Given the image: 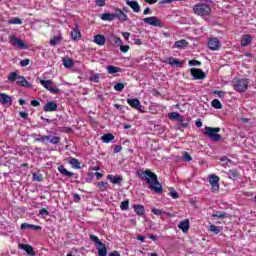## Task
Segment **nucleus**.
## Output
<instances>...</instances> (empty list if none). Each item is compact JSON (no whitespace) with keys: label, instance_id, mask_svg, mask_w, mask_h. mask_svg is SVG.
Wrapping results in <instances>:
<instances>
[{"label":"nucleus","instance_id":"obj_1","mask_svg":"<svg viewBox=\"0 0 256 256\" xmlns=\"http://www.w3.org/2000/svg\"><path fill=\"white\" fill-rule=\"evenodd\" d=\"M137 175L138 177H140V179H142V181H145L148 183L149 189H151V191L157 193L158 195H161V193H163V185L159 183L157 174L147 169L145 171L138 170Z\"/></svg>","mask_w":256,"mask_h":256},{"label":"nucleus","instance_id":"obj_2","mask_svg":"<svg viewBox=\"0 0 256 256\" xmlns=\"http://www.w3.org/2000/svg\"><path fill=\"white\" fill-rule=\"evenodd\" d=\"M221 131V128H213V127H209L206 126L204 128V135H206V137L210 138L211 141H214L215 143L221 141V135L217 134Z\"/></svg>","mask_w":256,"mask_h":256},{"label":"nucleus","instance_id":"obj_3","mask_svg":"<svg viewBox=\"0 0 256 256\" xmlns=\"http://www.w3.org/2000/svg\"><path fill=\"white\" fill-rule=\"evenodd\" d=\"M233 87L238 93H245L249 87V79L247 78H237L233 80Z\"/></svg>","mask_w":256,"mask_h":256},{"label":"nucleus","instance_id":"obj_4","mask_svg":"<svg viewBox=\"0 0 256 256\" xmlns=\"http://www.w3.org/2000/svg\"><path fill=\"white\" fill-rule=\"evenodd\" d=\"M90 241L95 243L99 256H107V246H105V244L99 240V237L91 235Z\"/></svg>","mask_w":256,"mask_h":256},{"label":"nucleus","instance_id":"obj_5","mask_svg":"<svg viewBox=\"0 0 256 256\" xmlns=\"http://www.w3.org/2000/svg\"><path fill=\"white\" fill-rule=\"evenodd\" d=\"M193 11L196 15L204 17L205 15H209V13H211V7H209L207 4L198 3L194 6Z\"/></svg>","mask_w":256,"mask_h":256},{"label":"nucleus","instance_id":"obj_6","mask_svg":"<svg viewBox=\"0 0 256 256\" xmlns=\"http://www.w3.org/2000/svg\"><path fill=\"white\" fill-rule=\"evenodd\" d=\"M39 83L44 87V89H47V91H50V93H53L54 95L61 93V90L57 88V86H52L53 80L40 79Z\"/></svg>","mask_w":256,"mask_h":256},{"label":"nucleus","instance_id":"obj_7","mask_svg":"<svg viewBox=\"0 0 256 256\" xmlns=\"http://www.w3.org/2000/svg\"><path fill=\"white\" fill-rule=\"evenodd\" d=\"M9 43L18 49H28L29 46L23 42V40L15 37L14 35L9 37Z\"/></svg>","mask_w":256,"mask_h":256},{"label":"nucleus","instance_id":"obj_8","mask_svg":"<svg viewBox=\"0 0 256 256\" xmlns=\"http://www.w3.org/2000/svg\"><path fill=\"white\" fill-rule=\"evenodd\" d=\"M127 103L130 105V107H132V109H136V111H139L140 113H145V110H143V105H141V101H139V99H127Z\"/></svg>","mask_w":256,"mask_h":256},{"label":"nucleus","instance_id":"obj_9","mask_svg":"<svg viewBox=\"0 0 256 256\" xmlns=\"http://www.w3.org/2000/svg\"><path fill=\"white\" fill-rule=\"evenodd\" d=\"M208 48L210 51H219V49H221V41H219V38H209Z\"/></svg>","mask_w":256,"mask_h":256},{"label":"nucleus","instance_id":"obj_10","mask_svg":"<svg viewBox=\"0 0 256 256\" xmlns=\"http://www.w3.org/2000/svg\"><path fill=\"white\" fill-rule=\"evenodd\" d=\"M143 22L147 25H152V27H163V23L159 18L155 16L147 17L143 19Z\"/></svg>","mask_w":256,"mask_h":256},{"label":"nucleus","instance_id":"obj_11","mask_svg":"<svg viewBox=\"0 0 256 256\" xmlns=\"http://www.w3.org/2000/svg\"><path fill=\"white\" fill-rule=\"evenodd\" d=\"M114 19H118L121 23H125V21H129V17L123 10L117 8L114 13Z\"/></svg>","mask_w":256,"mask_h":256},{"label":"nucleus","instance_id":"obj_12","mask_svg":"<svg viewBox=\"0 0 256 256\" xmlns=\"http://www.w3.org/2000/svg\"><path fill=\"white\" fill-rule=\"evenodd\" d=\"M190 73H191L192 77H194V79H196V80L205 79V77H207L205 72H203V70H201L199 68L190 69Z\"/></svg>","mask_w":256,"mask_h":256},{"label":"nucleus","instance_id":"obj_13","mask_svg":"<svg viewBox=\"0 0 256 256\" xmlns=\"http://www.w3.org/2000/svg\"><path fill=\"white\" fill-rule=\"evenodd\" d=\"M209 183L211 185V190L212 191H219V176L210 175L209 176Z\"/></svg>","mask_w":256,"mask_h":256},{"label":"nucleus","instance_id":"obj_14","mask_svg":"<svg viewBox=\"0 0 256 256\" xmlns=\"http://www.w3.org/2000/svg\"><path fill=\"white\" fill-rule=\"evenodd\" d=\"M59 106L56 104L55 101H49L47 102L44 107H43V111H45V113H49V112H53V111H57V108Z\"/></svg>","mask_w":256,"mask_h":256},{"label":"nucleus","instance_id":"obj_15","mask_svg":"<svg viewBox=\"0 0 256 256\" xmlns=\"http://www.w3.org/2000/svg\"><path fill=\"white\" fill-rule=\"evenodd\" d=\"M108 41L110 44L114 45L115 47H119V45H123V40L117 37L115 34L108 35Z\"/></svg>","mask_w":256,"mask_h":256},{"label":"nucleus","instance_id":"obj_16","mask_svg":"<svg viewBox=\"0 0 256 256\" xmlns=\"http://www.w3.org/2000/svg\"><path fill=\"white\" fill-rule=\"evenodd\" d=\"M0 103L2 105H12L13 100L11 99V96H9L5 93H0Z\"/></svg>","mask_w":256,"mask_h":256},{"label":"nucleus","instance_id":"obj_17","mask_svg":"<svg viewBox=\"0 0 256 256\" xmlns=\"http://www.w3.org/2000/svg\"><path fill=\"white\" fill-rule=\"evenodd\" d=\"M126 5H128V7H130V8H132L134 13H139L141 11V6L139 5V2H137V1L127 0Z\"/></svg>","mask_w":256,"mask_h":256},{"label":"nucleus","instance_id":"obj_18","mask_svg":"<svg viewBox=\"0 0 256 256\" xmlns=\"http://www.w3.org/2000/svg\"><path fill=\"white\" fill-rule=\"evenodd\" d=\"M165 63H167L168 65H172V67H181V65H183V62L177 60L174 57H169L165 60Z\"/></svg>","mask_w":256,"mask_h":256},{"label":"nucleus","instance_id":"obj_19","mask_svg":"<svg viewBox=\"0 0 256 256\" xmlns=\"http://www.w3.org/2000/svg\"><path fill=\"white\" fill-rule=\"evenodd\" d=\"M190 223L189 220H183L179 223L178 229H181L183 233H187L189 231Z\"/></svg>","mask_w":256,"mask_h":256},{"label":"nucleus","instance_id":"obj_20","mask_svg":"<svg viewBox=\"0 0 256 256\" xmlns=\"http://www.w3.org/2000/svg\"><path fill=\"white\" fill-rule=\"evenodd\" d=\"M17 85H19L20 87H31V83H29L27 81V79H25V77L23 76H19L18 79L16 80Z\"/></svg>","mask_w":256,"mask_h":256},{"label":"nucleus","instance_id":"obj_21","mask_svg":"<svg viewBox=\"0 0 256 256\" xmlns=\"http://www.w3.org/2000/svg\"><path fill=\"white\" fill-rule=\"evenodd\" d=\"M107 180L110 181V183H113V185H119V183H121V181H123V177L108 175Z\"/></svg>","mask_w":256,"mask_h":256},{"label":"nucleus","instance_id":"obj_22","mask_svg":"<svg viewBox=\"0 0 256 256\" xmlns=\"http://www.w3.org/2000/svg\"><path fill=\"white\" fill-rule=\"evenodd\" d=\"M188 45L189 42H187V40L185 39H182L174 43V49H185V47H187Z\"/></svg>","mask_w":256,"mask_h":256},{"label":"nucleus","instance_id":"obj_23","mask_svg":"<svg viewBox=\"0 0 256 256\" xmlns=\"http://www.w3.org/2000/svg\"><path fill=\"white\" fill-rule=\"evenodd\" d=\"M168 119L172 121H183V115L179 114V112H171L168 114Z\"/></svg>","mask_w":256,"mask_h":256},{"label":"nucleus","instance_id":"obj_24","mask_svg":"<svg viewBox=\"0 0 256 256\" xmlns=\"http://www.w3.org/2000/svg\"><path fill=\"white\" fill-rule=\"evenodd\" d=\"M20 249H23V251H26L28 255H35V250H33V246L28 244H20Z\"/></svg>","mask_w":256,"mask_h":256},{"label":"nucleus","instance_id":"obj_25","mask_svg":"<svg viewBox=\"0 0 256 256\" xmlns=\"http://www.w3.org/2000/svg\"><path fill=\"white\" fill-rule=\"evenodd\" d=\"M20 229L25 230V229H33L34 231H41L40 226H36L33 224H28V223H22L20 226Z\"/></svg>","mask_w":256,"mask_h":256},{"label":"nucleus","instance_id":"obj_26","mask_svg":"<svg viewBox=\"0 0 256 256\" xmlns=\"http://www.w3.org/2000/svg\"><path fill=\"white\" fill-rule=\"evenodd\" d=\"M58 171L59 173H61V175H64L65 177H73V175H75V173L66 170L64 165L59 166Z\"/></svg>","mask_w":256,"mask_h":256},{"label":"nucleus","instance_id":"obj_27","mask_svg":"<svg viewBox=\"0 0 256 256\" xmlns=\"http://www.w3.org/2000/svg\"><path fill=\"white\" fill-rule=\"evenodd\" d=\"M58 171L59 173H61V175H64L65 177H73V175H75V173L66 170L64 165L59 166Z\"/></svg>","mask_w":256,"mask_h":256},{"label":"nucleus","instance_id":"obj_28","mask_svg":"<svg viewBox=\"0 0 256 256\" xmlns=\"http://www.w3.org/2000/svg\"><path fill=\"white\" fill-rule=\"evenodd\" d=\"M100 19H102V21H115V14L103 13V14H100Z\"/></svg>","mask_w":256,"mask_h":256},{"label":"nucleus","instance_id":"obj_29","mask_svg":"<svg viewBox=\"0 0 256 256\" xmlns=\"http://www.w3.org/2000/svg\"><path fill=\"white\" fill-rule=\"evenodd\" d=\"M106 41L107 38L101 34H98L94 37V43H96V45H105Z\"/></svg>","mask_w":256,"mask_h":256},{"label":"nucleus","instance_id":"obj_30","mask_svg":"<svg viewBox=\"0 0 256 256\" xmlns=\"http://www.w3.org/2000/svg\"><path fill=\"white\" fill-rule=\"evenodd\" d=\"M133 207H134L135 213L138 214L140 217L145 215V206L144 205L136 204Z\"/></svg>","mask_w":256,"mask_h":256},{"label":"nucleus","instance_id":"obj_31","mask_svg":"<svg viewBox=\"0 0 256 256\" xmlns=\"http://www.w3.org/2000/svg\"><path fill=\"white\" fill-rule=\"evenodd\" d=\"M71 39L72 41H79L81 39V31L77 27L72 30Z\"/></svg>","mask_w":256,"mask_h":256},{"label":"nucleus","instance_id":"obj_32","mask_svg":"<svg viewBox=\"0 0 256 256\" xmlns=\"http://www.w3.org/2000/svg\"><path fill=\"white\" fill-rule=\"evenodd\" d=\"M68 163H69L70 165H72V167H73L74 169H81V163H80L79 160L76 159V158L70 157V158L68 159Z\"/></svg>","mask_w":256,"mask_h":256},{"label":"nucleus","instance_id":"obj_33","mask_svg":"<svg viewBox=\"0 0 256 256\" xmlns=\"http://www.w3.org/2000/svg\"><path fill=\"white\" fill-rule=\"evenodd\" d=\"M106 69L109 75H115V73H121V68L117 66L110 65V66H107Z\"/></svg>","mask_w":256,"mask_h":256},{"label":"nucleus","instance_id":"obj_34","mask_svg":"<svg viewBox=\"0 0 256 256\" xmlns=\"http://www.w3.org/2000/svg\"><path fill=\"white\" fill-rule=\"evenodd\" d=\"M63 41V37L61 35L54 36L53 38L50 39V45L52 47H55V45H59Z\"/></svg>","mask_w":256,"mask_h":256},{"label":"nucleus","instance_id":"obj_35","mask_svg":"<svg viewBox=\"0 0 256 256\" xmlns=\"http://www.w3.org/2000/svg\"><path fill=\"white\" fill-rule=\"evenodd\" d=\"M114 139H115V136L111 133L104 134L101 137V141H103V143H111V141H113Z\"/></svg>","mask_w":256,"mask_h":256},{"label":"nucleus","instance_id":"obj_36","mask_svg":"<svg viewBox=\"0 0 256 256\" xmlns=\"http://www.w3.org/2000/svg\"><path fill=\"white\" fill-rule=\"evenodd\" d=\"M20 75L18 71L15 72H11L8 75V81H10V83H15V81H17L19 79Z\"/></svg>","mask_w":256,"mask_h":256},{"label":"nucleus","instance_id":"obj_37","mask_svg":"<svg viewBox=\"0 0 256 256\" xmlns=\"http://www.w3.org/2000/svg\"><path fill=\"white\" fill-rule=\"evenodd\" d=\"M241 45L242 47H247V45H251V36L250 35L243 36L241 40Z\"/></svg>","mask_w":256,"mask_h":256},{"label":"nucleus","instance_id":"obj_38","mask_svg":"<svg viewBox=\"0 0 256 256\" xmlns=\"http://www.w3.org/2000/svg\"><path fill=\"white\" fill-rule=\"evenodd\" d=\"M9 25H23V20L17 17H13L12 19L8 20Z\"/></svg>","mask_w":256,"mask_h":256},{"label":"nucleus","instance_id":"obj_39","mask_svg":"<svg viewBox=\"0 0 256 256\" xmlns=\"http://www.w3.org/2000/svg\"><path fill=\"white\" fill-rule=\"evenodd\" d=\"M211 105L214 109H223V104H221V101H219V99L212 100Z\"/></svg>","mask_w":256,"mask_h":256},{"label":"nucleus","instance_id":"obj_40","mask_svg":"<svg viewBox=\"0 0 256 256\" xmlns=\"http://www.w3.org/2000/svg\"><path fill=\"white\" fill-rule=\"evenodd\" d=\"M63 65H64V67H66V69H71V67H73L74 63L71 58H67V59L64 58Z\"/></svg>","mask_w":256,"mask_h":256},{"label":"nucleus","instance_id":"obj_41","mask_svg":"<svg viewBox=\"0 0 256 256\" xmlns=\"http://www.w3.org/2000/svg\"><path fill=\"white\" fill-rule=\"evenodd\" d=\"M48 142L51 143L52 145H59V143H61V137H59V136L51 137L50 136V140Z\"/></svg>","mask_w":256,"mask_h":256},{"label":"nucleus","instance_id":"obj_42","mask_svg":"<svg viewBox=\"0 0 256 256\" xmlns=\"http://www.w3.org/2000/svg\"><path fill=\"white\" fill-rule=\"evenodd\" d=\"M50 139H51V136H40L38 138H35V141L39 143H47L50 141Z\"/></svg>","mask_w":256,"mask_h":256},{"label":"nucleus","instance_id":"obj_43","mask_svg":"<svg viewBox=\"0 0 256 256\" xmlns=\"http://www.w3.org/2000/svg\"><path fill=\"white\" fill-rule=\"evenodd\" d=\"M120 208L122 209V211H127L129 209V200L121 202Z\"/></svg>","mask_w":256,"mask_h":256},{"label":"nucleus","instance_id":"obj_44","mask_svg":"<svg viewBox=\"0 0 256 256\" xmlns=\"http://www.w3.org/2000/svg\"><path fill=\"white\" fill-rule=\"evenodd\" d=\"M212 217H217L218 219H225V217H227V213L217 212L216 214H213Z\"/></svg>","mask_w":256,"mask_h":256},{"label":"nucleus","instance_id":"obj_45","mask_svg":"<svg viewBox=\"0 0 256 256\" xmlns=\"http://www.w3.org/2000/svg\"><path fill=\"white\" fill-rule=\"evenodd\" d=\"M123 89H125V84L124 83H117L114 86V90L115 91H123Z\"/></svg>","mask_w":256,"mask_h":256},{"label":"nucleus","instance_id":"obj_46","mask_svg":"<svg viewBox=\"0 0 256 256\" xmlns=\"http://www.w3.org/2000/svg\"><path fill=\"white\" fill-rule=\"evenodd\" d=\"M183 161H187V162H189V161H193V157H191L190 155H189V152H183Z\"/></svg>","mask_w":256,"mask_h":256},{"label":"nucleus","instance_id":"obj_47","mask_svg":"<svg viewBox=\"0 0 256 256\" xmlns=\"http://www.w3.org/2000/svg\"><path fill=\"white\" fill-rule=\"evenodd\" d=\"M95 5H97V7H105L107 0H95Z\"/></svg>","mask_w":256,"mask_h":256},{"label":"nucleus","instance_id":"obj_48","mask_svg":"<svg viewBox=\"0 0 256 256\" xmlns=\"http://www.w3.org/2000/svg\"><path fill=\"white\" fill-rule=\"evenodd\" d=\"M209 230L212 231V233H215L216 235L221 232V230L219 229V227H217V226H215V225H210Z\"/></svg>","mask_w":256,"mask_h":256},{"label":"nucleus","instance_id":"obj_49","mask_svg":"<svg viewBox=\"0 0 256 256\" xmlns=\"http://www.w3.org/2000/svg\"><path fill=\"white\" fill-rule=\"evenodd\" d=\"M98 187L100 188L101 191H105V189H107V186L109 185V183L107 182H98Z\"/></svg>","mask_w":256,"mask_h":256},{"label":"nucleus","instance_id":"obj_50","mask_svg":"<svg viewBox=\"0 0 256 256\" xmlns=\"http://www.w3.org/2000/svg\"><path fill=\"white\" fill-rule=\"evenodd\" d=\"M100 76L99 74H93L90 76V81H93L94 83H99Z\"/></svg>","mask_w":256,"mask_h":256},{"label":"nucleus","instance_id":"obj_51","mask_svg":"<svg viewBox=\"0 0 256 256\" xmlns=\"http://www.w3.org/2000/svg\"><path fill=\"white\" fill-rule=\"evenodd\" d=\"M180 127H189V121L185 120V117L182 116V121H178Z\"/></svg>","mask_w":256,"mask_h":256},{"label":"nucleus","instance_id":"obj_52","mask_svg":"<svg viewBox=\"0 0 256 256\" xmlns=\"http://www.w3.org/2000/svg\"><path fill=\"white\" fill-rule=\"evenodd\" d=\"M119 47H120V51H121L122 53H127V52L129 51V49H130L129 45H123V44H121V45H119Z\"/></svg>","mask_w":256,"mask_h":256},{"label":"nucleus","instance_id":"obj_53","mask_svg":"<svg viewBox=\"0 0 256 256\" xmlns=\"http://www.w3.org/2000/svg\"><path fill=\"white\" fill-rule=\"evenodd\" d=\"M214 95H218V97L220 98V99H223V97H225V92H223V91H219V90H214Z\"/></svg>","mask_w":256,"mask_h":256},{"label":"nucleus","instance_id":"obj_54","mask_svg":"<svg viewBox=\"0 0 256 256\" xmlns=\"http://www.w3.org/2000/svg\"><path fill=\"white\" fill-rule=\"evenodd\" d=\"M152 213H154V215L161 216V215H163L164 212L161 209L153 208Z\"/></svg>","mask_w":256,"mask_h":256},{"label":"nucleus","instance_id":"obj_55","mask_svg":"<svg viewBox=\"0 0 256 256\" xmlns=\"http://www.w3.org/2000/svg\"><path fill=\"white\" fill-rule=\"evenodd\" d=\"M188 65H189L190 67H194L195 65H201V62H199V61H197V60H190V61L188 62Z\"/></svg>","mask_w":256,"mask_h":256},{"label":"nucleus","instance_id":"obj_56","mask_svg":"<svg viewBox=\"0 0 256 256\" xmlns=\"http://www.w3.org/2000/svg\"><path fill=\"white\" fill-rule=\"evenodd\" d=\"M30 62H31V60L26 58L20 62V65H21V67H27V65H29Z\"/></svg>","mask_w":256,"mask_h":256},{"label":"nucleus","instance_id":"obj_57","mask_svg":"<svg viewBox=\"0 0 256 256\" xmlns=\"http://www.w3.org/2000/svg\"><path fill=\"white\" fill-rule=\"evenodd\" d=\"M170 196L172 199H179V194L175 190L170 191Z\"/></svg>","mask_w":256,"mask_h":256},{"label":"nucleus","instance_id":"obj_58","mask_svg":"<svg viewBox=\"0 0 256 256\" xmlns=\"http://www.w3.org/2000/svg\"><path fill=\"white\" fill-rule=\"evenodd\" d=\"M40 215H43L44 217H47L49 215V211L47 209L43 208L39 211Z\"/></svg>","mask_w":256,"mask_h":256},{"label":"nucleus","instance_id":"obj_59","mask_svg":"<svg viewBox=\"0 0 256 256\" xmlns=\"http://www.w3.org/2000/svg\"><path fill=\"white\" fill-rule=\"evenodd\" d=\"M122 149H123V146H121V145H116V146L114 147V153H121Z\"/></svg>","mask_w":256,"mask_h":256},{"label":"nucleus","instance_id":"obj_60","mask_svg":"<svg viewBox=\"0 0 256 256\" xmlns=\"http://www.w3.org/2000/svg\"><path fill=\"white\" fill-rule=\"evenodd\" d=\"M122 36L126 41H129V38L131 37V33L129 32H122Z\"/></svg>","mask_w":256,"mask_h":256},{"label":"nucleus","instance_id":"obj_61","mask_svg":"<svg viewBox=\"0 0 256 256\" xmlns=\"http://www.w3.org/2000/svg\"><path fill=\"white\" fill-rule=\"evenodd\" d=\"M34 181L41 182L43 181V178H41V175L33 174Z\"/></svg>","mask_w":256,"mask_h":256},{"label":"nucleus","instance_id":"obj_62","mask_svg":"<svg viewBox=\"0 0 256 256\" xmlns=\"http://www.w3.org/2000/svg\"><path fill=\"white\" fill-rule=\"evenodd\" d=\"M19 115L20 117H22V119H27L29 117V114L23 111L19 112Z\"/></svg>","mask_w":256,"mask_h":256},{"label":"nucleus","instance_id":"obj_63","mask_svg":"<svg viewBox=\"0 0 256 256\" xmlns=\"http://www.w3.org/2000/svg\"><path fill=\"white\" fill-rule=\"evenodd\" d=\"M31 105H32L33 107H39V105H41V103H40L39 101H37V100H32V101H31Z\"/></svg>","mask_w":256,"mask_h":256},{"label":"nucleus","instance_id":"obj_64","mask_svg":"<svg viewBox=\"0 0 256 256\" xmlns=\"http://www.w3.org/2000/svg\"><path fill=\"white\" fill-rule=\"evenodd\" d=\"M109 256H121V254H119L117 251H113L109 254Z\"/></svg>","mask_w":256,"mask_h":256}]
</instances>
